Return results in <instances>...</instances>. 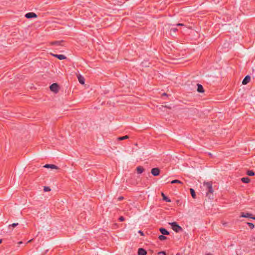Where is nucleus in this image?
<instances>
[{
  "label": "nucleus",
  "mask_w": 255,
  "mask_h": 255,
  "mask_svg": "<svg viewBox=\"0 0 255 255\" xmlns=\"http://www.w3.org/2000/svg\"><path fill=\"white\" fill-rule=\"evenodd\" d=\"M146 251L143 248H139L138 250V255H146Z\"/></svg>",
  "instance_id": "9d476101"
},
{
  "label": "nucleus",
  "mask_w": 255,
  "mask_h": 255,
  "mask_svg": "<svg viewBox=\"0 0 255 255\" xmlns=\"http://www.w3.org/2000/svg\"><path fill=\"white\" fill-rule=\"evenodd\" d=\"M129 138V136L128 135H125L123 136L119 137L118 138V140H123L125 139H128Z\"/></svg>",
  "instance_id": "6ab92c4d"
},
{
  "label": "nucleus",
  "mask_w": 255,
  "mask_h": 255,
  "mask_svg": "<svg viewBox=\"0 0 255 255\" xmlns=\"http://www.w3.org/2000/svg\"><path fill=\"white\" fill-rule=\"evenodd\" d=\"M251 219L255 220V216H252Z\"/></svg>",
  "instance_id": "2f4dec72"
},
{
  "label": "nucleus",
  "mask_w": 255,
  "mask_h": 255,
  "mask_svg": "<svg viewBox=\"0 0 255 255\" xmlns=\"http://www.w3.org/2000/svg\"><path fill=\"white\" fill-rule=\"evenodd\" d=\"M138 233L140 234V235L141 236H144V233L142 231H141V230H139L138 231Z\"/></svg>",
  "instance_id": "c85d7f7f"
},
{
  "label": "nucleus",
  "mask_w": 255,
  "mask_h": 255,
  "mask_svg": "<svg viewBox=\"0 0 255 255\" xmlns=\"http://www.w3.org/2000/svg\"><path fill=\"white\" fill-rule=\"evenodd\" d=\"M158 254L159 255H166L165 252L164 251L159 252Z\"/></svg>",
  "instance_id": "cd10ccee"
},
{
  "label": "nucleus",
  "mask_w": 255,
  "mask_h": 255,
  "mask_svg": "<svg viewBox=\"0 0 255 255\" xmlns=\"http://www.w3.org/2000/svg\"><path fill=\"white\" fill-rule=\"evenodd\" d=\"M247 174L250 176H253L255 175V172L253 170H248L247 172Z\"/></svg>",
  "instance_id": "aec40b11"
},
{
  "label": "nucleus",
  "mask_w": 255,
  "mask_h": 255,
  "mask_svg": "<svg viewBox=\"0 0 255 255\" xmlns=\"http://www.w3.org/2000/svg\"><path fill=\"white\" fill-rule=\"evenodd\" d=\"M18 225V223H13V224L9 225V228H10L11 227L14 228V227H16Z\"/></svg>",
  "instance_id": "b1692460"
},
{
  "label": "nucleus",
  "mask_w": 255,
  "mask_h": 255,
  "mask_svg": "<svg viewBox=\"0 0 255 255\" xmlns=\"http://www.w3.org/2000/svg\"><path fill=\"white\" fill-rule=\"evenodd\" d=\"M161 196L163 200L167 202H171V200L167 197L163 192L161 193Z\"/></svg>",
  "instance_id": "2eb2a0df"
},
{
  "label": "nucleus",
  "mask_w": 255,
  "mask_h": 255,
  "mask_svg": "<svg viewBox=\"0 0 255 255\" xmlns=\"http://www.w3.org/2000/svg\"><path fill=\"white\" fill-rule=\"evenodd\" d=\"M31 242V240H29V241H28L27 242V243H29V242Z\"/></svg>",
  "instance_id": "58836bf2"
},
{
  "label": "nucleus",
  "mask_w": 255,
  "mask_h": 255,
  "mask_svg": "<svg viewBox=\"0 0 255 255\" xmlns=\"http://www.w3.org/2000/svg\"><path fill=\"white\" fill-rule=\"evenodd\" d=\"M21 244H22V242H21V241H20L18 243V244H19V245Z\"/></svg>",
  "instance_id": "473e14b6"
},
{
  "label": "nucleus",
  "mask_w": 255,
  "mask_h": 255,
  "mask_svg": "<svg viewBox=\"0 0 255 255\" xmlns=\"http://www.w3.org/2000/svg\"><path fill=\"white\" fill-rule=\"evenodd\" d=\"M241 181L243 182V183H248L250 182V179L249 177H243L241 178Z\"/></svg>",
  "instance_id": "f3484780"
},
{
  "label": "nucleus",
  "mask_w": 255,
  "mask_h": 255,
  "mask_svg": "<svg viewBox=\"0 0 255 255\" xmlns=\"http://www.w3.org/2000/svg\"><path fill=\"white\" fill-rule=\"evenodd\" d=\"M78 79L79 83L81 84H84L85 83V79L84 78L81 76V75H79L78 76Z\"/></svg>",
  "instance_id": "ddd939ff"
},
{
  "label": "nucleus",
  "mask_w": 255,
  "mask_h": 255,
  "mask_svg": "<svg viewBox=\"0 0 255 255\" xmlns=\"http://www.w3.org/2000/svg\"><path fill=\"white\" fill-rule=\"evenodd\" d=\"M43 190L45 192H47L50 191L51 189L49 187L45 186Z\"/></svg>",
  "instance_id": "393cba45"
},
{
  "label": "nucleus",
  "mask_w": 255,
  "mask_h": 255,
  "mask_svg": "<svg viewBox=\"0 0 255 255\" xmlns=\"http://www.w3.org/2000/svg\"><path fill=\"white\" fill-rule=\"evenodd\" d=\"M171 184H174V183H180V184H182L183 183L179 180H177V179H175V180H172L171 182Z\"/></svg>",
  "instance_id": "4be33fe9"
},
{
  "label": "nucleus",
  "mask_w": 255,
  "mask_h": 255,
  "mask_svg": "<svg viewBox=\"0 0 255 255\" xmlns=\"http://www.w3.org/2000/svg\"><path fill=\"white\" fill-rule=\"evenodd\" d=\"M52 55L59 60H64L66 59V57L62 54H52Z\"/></svg>",
  "instance_id": "6e6552de"
},
{
  "label": "nucleus",
  "mask_w": 255,
  "mask_h": 255,
  "mask_svg": "<svg viewBox=\"0 0 255 255\" xmlns=\"http://www.w3.org/2000/svg\"><path fill=\"white\" fill-rule=\"evenodd\" d=\"M25 17L27 18H36L37 15L34 12H28L25 15Z\"/></svg>",
  "instance_id": "39448f33"
},
{
  "label": "nucleus",
  "mask_w": 255,
  "mask_h": 255,
  "mask_svg": "<svg viewBox=\"0 0 255 255\" xmlns=\"http://www.w3.org/2000/svg\"><path fill=\"white\" fill-rule=\"evenodd\" d=\"M172 229L176 233H179L183 230L182 228L175 222L170 223Z\"/></svg>",
  "instance_id": "f03ea898"
},
{
  "label": "nucleus",
  "mask_w": 255,
  "mask_h": 255,
  "mask_svg": "<svg viewBox=\"0 0 255 255\" xmlns=\"http://www.w3.org/2000/svg\"><path fill=\"white\" fill-rule=\"evenodd\" d=\"M250 80H251V77L249 75H247L243 79V80L242 81V84L243 85H246L250 81Z\"/></svg>",
  "instance_id": "423d86ee"
},
{
  "label": "nucleus",
  "mask_w": 255,
  "mask_h": 255,
  "mask_svg": "<svg viewBox=\"0 0 255 255\" xmlns=\"http://www.w3.org/2000/svg\"><path fill=\"white\" fill-rule=\"evenodd\" d=\"M45 168H50L51 169H58V167L54 164H46L44 166Z\"/></svg>",
  "instance_id": "f8f14e48"
},
{
  "label": "nucleus",
  "mask_w": 255,
  "mask_h": 255,
  "mask_svg": "<svg viewBox=\"0 0 255 255\" xmlns=\"http://www.w3.org/2000/svg\"><path fill=\"white\" fill-rule=\"evenodd\" d=\"M119 220L120 222H123L125 220V218L123 216H121L120 217Z\"/></svg>",
  "instance_id": "a878e982"
},
{
  "label": "nucleus",
  "mask_w": 255,
  "mask_h": 255,
  "mask_svg": "<svg viewBox=\"0 0 255 255\" xmlns=\"http://www.w3.org/2000/svg\"><path fill=\"white\" fill-rule=\"evenodd\" d=\"M63 41H55L51 42L50 44L52 45H56V46H62V43Z\"/></svg>",
  "instance_id": "9b49d317"
},
{
  "label": "nucleus",
  "mask_w": 255,
  "mask_h": 255,
  "mask_svg": "<svg viewBox=\"0 0 255 255\" xmlns=\"http://www.w3.org/2000/svg\"><path fill=\"white\" fill-rule=\"evenodd\" d=\"M123 199H124V197H123V196H120V197H119L118 200H119V201H121V200H122Z\"/></svg>",
  "instance_id": "7c9ffc66"
},
{
  "label": "nucleus",
  "mask_w": 255,
  "mask_h": 255,
  "mask_svg": "<svg viewBox=\"0 0 255 255\" xmlns=\"http://www.w3.org/2000/svg\"><path fill=\"white\" fill-rule=\"evenodd\" d=\"M167 95V94H166V93H164L162 94V95Z\"/></svg>",
  "instance_id": "c9c22d12"
},
{
  "label": "nucleus",
  "mask_w": 255,
  "mask_h": 255,
  "mask_svg": "<svg viewBox=\"0 0 255 255\" xmlns=\"http://www.w3.org/2000/svg\"><path fill=\"white\" fill-rule=\"evenodd\" d=\"M144 170L143 167L139 166L136 167V171L138 174H141Z\"/></svg>",
  "instance_id": "dca6fc26"
},
{
  "label": "nucleus",
  "mask_w": 255,
  "mask_h": 255,
  "mask_svg": "<svg viewBox=\"0 0 255 255\" xmlns=\"http://www.w3.org/2000/svg\"><path fill=\"white\" fill-rule=\"evenodd\" d=\"M165 107L167 108H169V109H170V108L167 107V106H165Z\"/></svg>",
  "instance_id": "e433bc0d"
},
{
  "label": "nucleus",
  "mask_w": 255,
  "mask_h": 255,
  "mask_svg": "<svg viewBox=\"0 0 255 255\" xmlns=\"http://www.w3.org/2000/svg\"><path fill=\"white\" fill-rule=\"evenodd\" d=\"M158 239L160 241H163L167 239V237L164 236V235H159L158 237Z\"/></svg>",
  "instance_id": "412c9836"
},
{
  "label": "nucleus",
  "mask_w": 255,
  "mask_h": 255,
  "mask_svg": "<svg viewBox=\"0 0 255 255\" xmlns=\"http://www.w3.org/2000/svg\"><path fill=\"white\" fill-rule=\"evenodd\" d=\"M151 173L154 176H157L159 175L160 169L157 167L153 168L151 169Z\"/></svg>",
  "instance_id": "20e7f679"
},
{
  "label": "nucleus",
  "mask_w": 255,
  "mask_h": 255,
  "mask_svg": "<svg viewBox=\"0 0 255 255\" xmlns=\"http://www.w3.org/2000/svg\"><path fill=\"white\" fill-rule=\"evenodd\" d=\"M197 91L199 93H203L204 92L203 86L199 84H197Z\"/></svg>",
  "instance_id": "4468645a"
},
{
  "label": "nucleus",
  "mask_w": 255,
  "mask_h": 255,
  "mask_svg": "<svg viewBox=\"0 0 255 255\" xmlns=\"http://www.w3.org/2000/svg\"><path fill=\"white\" fill-rule=\"evenodd\" d=\"M177 26H184L185 25L183 23H177L176 24Z\"/></svg>",
  "instance_id": "c756f323"
},
{
  "label": "nucleus",
  "mask_w": 255,
  "mask_h": 255,
  "mask_svg": "<svg viewBox=\"0 0 255 255\" xmlns=\"http://www.w3.org/2000/svg\"><path fill=\"white\" fill-rule=\"evenodd\" d=\"M206 255H213L210 253H208V254H206Z\"/></svg>",
  "instance_id": "72a5a7b5"
},
{
  "label": "nucleus",
  "mask_w": 255,
  "mask_h": 255,
  "mask_svg": "<svg viewBox=\"0 0 255 255\" xmlns=\"http://www.w3.org/2000/svg\"><path fill=\"white\" fill-rule=\"evenodd\" d=\"M176 255H180V254L177 253V254H176Z\"/></svg>",
  "instance_id": "4c0bfd02"
},
{
  "label": "nucleus",
  "mask_w": 255,
  "mask_h": 255,
  "mask_svg": "<svg viewBox=\"0 0 255 255\" xmlns=\"http://www.w3.org/2000/svg\"><path fill=\"white\" fill-rule=\"evenodd\" d=\"M247 224L249 226V227L251 229H253L255 227V226L252 223H247Z\"/></svg>",
  "instance_id": "5701e85b"
},
{
  "label": "nucleus",
  "mask_w": 255,
  "mask_h": 255,
  "mask_svg": "<svg viewBox=\"0 0 255 255\" xmlns=\"http://www.w3.org/2000/svg\"><path fill=\"white\" fill-rule=\"evenodd\" d=\"M159 231L162 234V235H168L169 232L165 228H161L159 229Z\"/></svg>",
  "instance_id": "1a4fd4ad"
},
{
  "label": "nucleus",
  "mask_w": 255,
  "mask_h": 255,
  "mask_svg": "<svg viewBox=\"0 0 255 255\" xmlns=\"http://www.w3.org/2000/svg\"><path fill=\"white\" fill-rule=\"evenodd\" d=\"M50 89L51 91L57 93L59 90V87L57 83H53L50 86Z\"/></svg>",
  "instance_id": "7ed1b4c3"
},
{
  "label": "nucleus",
  "mask_w": 255,
  "mask_h": 255,
  "mask_svg": "<svg viewBox=\"0 0 255 255\" xmlns=\"http://www.w3.org/2000/svg\"><path fill=\"white\" fill-rule=\"evenodd\" d=\"M252 214L250 213H244L242 212L240 217L243 218H251Z\"/></svg>",
  "instance_id": "0eeeda50"
},
{
  "label": "nucleus",
  "mask_w": 255,
  "mask_h": 255,
  "mask_svg": "<svg viewBox=\"0 0 255 255\" xmlns=\"http://www.w3.org/2000/svg\"><path fill=\"white\" fill-rule=\"evenodd\" d=\"M190 193L191 194L192 197L194 199H195L196 198V193H195V190L193 189H192V188H190Z\"/></svg>",
  "instance_id": "a211bd4d"
},
{
  "label": "nucleus",
  "mask_w": 255,
  "mask_h": 255,
  "mask_svg": "<svg viewBox=\"0 0 255 255\" xmlns=\"http://www.w3.org/2000/svg\"><path fill=\"white\" fill-rule=\"evenodd\" d=\"M204 186L206 187V189L207 191L206 196L210 199L213 198V192L214 190L212 187V183L211 182H204Z\"/></svg>",
  "instance_id": "f257e3e1"
},
{
  "label": "nucleus",
  "mask_w": 255,
  "mask_h": 255,
  "mask_svg": "<svg viewBox=\"0 0 255 255\" xmlns=\"http://www.w3.org/2000/svg\"><path fill=\"white\" fill-rule=\"evenodd\" d=\"M2 239H0V244H1L2 243Z\"/></svg>",
  "instance_id": "f704fd0d"
},
{
  "label": "nucleus",
  "mask_w": 255,
  "mask_h": 255,
  "mask_svg": "<svg viewBox=\"0 0 255 255\" xmlns=\"http://www.w3.org/2000/svg\"><path fill=\"white\" fill-rule=\"evenodd\" d=\"M170 30H171V31H173L174 32H176L178 30V29L176 28H171Z\"/></svg>",
  "instance_id": "bb28decb"
}]
</instances>
